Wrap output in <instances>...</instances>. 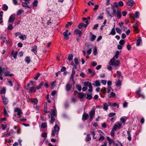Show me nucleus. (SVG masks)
Wrapping results in <instances>:
<instances>
[{
  "mask_svg": "<svg viewBox=\"0 0 146 146\" xmlns=\"http://www.w3.org/2000/svg\"><path fill=\"white\" fill-rule=\"evenodd\" d=\"M4 115L6 116H8L9 115L8 114V113L7 111L5 108H4Z\"/></svg>",
  "mask_w": 146,
  "mask_h": 146,
  "instance_id": "37998d69",
  "label": "nucleus"
},
{
  "mask_svg": "<svg viewBox=\"0 0 146 146\" xmlns=\"http://www.w3.org/2000/svg\"><path fill=\"white\" fill-rule=\"evenodd\" d=\"M2 100H3V102L4 105H7L8 102L9 101L7 98H6L5 96H2Z\"/></svg>",
  "mask_w": 146,
  "mask_h": 146,
  "instance_id": "9d476101",
  "label": "nucleus"
},
{
  "mask_svg": "<svg viewBox=\"0 0 146 146\" xmlns=\"http://www.w3.org/2000/svg\"><path fill=\"white\" fill-rule=\"evenodd\" d=\"M95 114V108H93L89 113V115L90 116V120L92 121Z\"/></svg>",
  "mask_w": 146,
  "mask_h": 146,
  "instance_id": "39448f33",
  "label": "nucleus"
},
{
  "mask_svg": "<svg viewBox=\"0 0 146 146\" xmlns=\"http://www.w3.org/2000/svg\"><path fill=\"white\" fill-rule=\"evenodd\" d=\"M92 93H91L90 94L87 93V96L86 97V98L88 100H90L92 98Z\"/></svg>",
  "mask_w": 146,
  "mask_h": 146,
  "instance_id": "a878e982",
  "label": "nucleus"
},
{
  "mask_svg": "<svg viewBox=\"0 0 146 146\" xmlns=\"http://www.w3.org/2000/svg\"><path fill=\"white\" fill-rule=\"evenodd\" d=\"M38 1L36 0H35L33 3V4L34 6L36 7L37 5Z\"/></svg>",
  "mask_w": 146,
  "mask_h": 146,
  "instance_id": "5fc2aeb1",
  "label": "nucleus"
},
{
  "mask_svg": "<svg viewBox=\"0 0 146 146\" xmlns=\"http://www.w3.org/2000/svg\"><path fill=\"white\" fill-rule=\"evenodd\" d=\"M90 34L92 35L90 40L92 41H93L95 40L96 36L95 35L92 34V32H90Z\"/></svg>",
  "mask_w": 146,
  "mask_h": 146,
  "instance_id": "a211bd4d",
  "label": "nucleus"
},
{
  "mask_svg": "<svg viewBox=\"0 0 146 146\" xmlns=\"http://www.w3.org/2000/svg\"><path fill=\"white\" fill-rule=\"evenodd\" d=\"M134 3V1L133 0H128L127 2V5L129 6H132Z\"/></svg>",
  "mask_w": 146,
  "mask_h": 146,
  "instance_id": "f3484780",
  "label": "nucleus"
},
{
  "mask_svg": "<svg viewBox=\"0 0 146 146\" xmlns=\"http://www.w3.org/2000/svg\"><path fill=\"white\" fill-rule=\"evenodd\" d=\"M84 95L83 94L80 92L78 93V97L79 98L82 99L84 98Z\"/></svg>",
  "mask_w": 146,
  "mask_h": 146,
  "instance_id": "cd10ccee",
  "label": "nucleus"
},
{
  "mask_svg": "<svg viewBox=\"0 0 146 146\" xmlns=\"http://www.w3.org/2000/svg\"><path fill=\"white\" fill-rule=\"evenodd\" d=\"M108 105L107 104L105 103L103 105V109L105 110H107L108 109Z\"/></svg>",
  "mask_w": 146,
  "mask_h": 146,
  "instance_id": "c756f323",
  "label": "nucleus"
},
{
  "mask_svg": "<svg viewBox=\"0 0 146 146\" xmlns=\"http://www.w3.org/2000/svg\"><path fill=\"white\" fill-rule=\"evenodd\" d=\"M116 113H110L109 115V117H111L113 116H114L115 115Z\"/></svg>",
  "mask_w": 146,
  "mask_h": 146,
  "instance_id": "13d9d810",
  "label": "nucleus"
},
{
  "mask_svg": "<svg viewBox=\"0 0 146 146\" xmlns=\"http://www.w3.org/2000/svg\"><path fill=\"white\" fill-rule=\"evenodd\" d=\"M36 91L35 88L33 87H31L29 90V92H35Z\"/></svg>",
  "mask_w": 146,
  "mask_h": 146,
  "instance_id": "7c9ffc66",
  "label": "nucleus"
},
{
  "mask_svg": "<svg viewBox=\"0 0 146 146\" xmlns=\"http://www.w3.org/2000/svg\"><path fill=\"white\" fill-rule=\"evenodd\" d=\"M29 3H26V2L25 1L24 2H22V5L23 7L29 8V7L28 5L27 4Z\"/></svg>",
  "mask_w": 146,
  "mask_h": 146,
  "instance_id": "bb28decb",
  "label": "nucleus"
},
{
  "mask_svg": "<svg viewBox=\"0 0 146 146\" xmlns=\"http://www.w3.org/2000/svg\"><path fill=\"white\" fill-rule=\"evenodd\" d=\"M103 18V16L102 15H100L97 18V19H102Z\"/></svg>",
  "mask_w": 146,
  "mask_h": 146,
  "instance_id": "338daca9",
  "label": "nucleus"
},
{
  "mask_svg": "<svg viewBox=\"0 0 146 146\" xmlns=\"http://www.w3.org/2000/svg\"><path fill=\"white\" fill-rule=\"evenodd\" d=\"M119 51H117L116 52V54L115 55V56L113 58H117L118 57V55H119Z\"/></svg>",
  "mask_w": 146,
  "mask_h": 146,
  "instance_id": "473e14b6",
  "label": "nucleus"
},
{
  "mask_svg": "<svg viewBox=\"0 0 146 146\" xmlns=\"http://www.w3.org/2000/svg\"><path fill=\"white\" fill-rule=\"evenodd\" d=\"M54 129L52 130V131L51 135L53 136H54L56 134L57 135L58 134V132L60 129L59 127L57 124H55L54 127Z\"/></svg>",
  "mask_w": 146,
  "mask_h": 146,
  "instance_id": "20e7f679",
  "label": "nucleus"
},
{
  "mask_svg": "<svg viewBox=\"0 0 146 146\" xmlns=\"http://www.w3.org/2000/svg\"><path fill=\"white\" fill-rule=\"evenodd\" d=\"M72 25V23L71 22H68L66 25L65 27L66 28H67L69 27V25Z\"/></svg>",
  "mask_w": 146,
  "mask_h": 146,
  "instance_id": "de8ad7c7",
  "label": "nucleus"
},
{
  "mask_svg": "<svg viewBox=\"0 0 146 146\" xmlns=\"http://www.w3.org/2000/svg\"><path fill=\"white\" fill-rule=\"evenodd\" d=\"M120 121L122 122V123H124L125 122V119L123 117H122L120 119Z\"/></svg>",
  "mask_w": 146,
  "mask_h": 146,
  "instance_id": "0e129e2a",
  "label": "nucleus"
},
{
  "mask_svg": "<svg viewBox=\"0 0 146 146\" xmlns=\"http://www.w3.org/2000/svg\"><path fill=\"white\" fill-rule=\"evenodd\" d=\"M1 94H5V89L4 88H3L1 91Z\"/></svg>",
  "mask_w": 146,
  "mask_h": 146,
  "instance_id": "8fccbe9b",
  "label": "nucleus"
},
{
  "mask_svg": "<svg viewBox=\"0 0 146 146\" xmlns=\"http://www.w3.org/2000/svg\"><path fill=\"white\" fill-rule=\"evenodd\" d=\"M55 118L54 117L51 116V120L50 121V123L53 124V122L55 121Z\"/></svg>",
  "mask_w": 146,
  "mask_h": 146,
  "instance_id": "c9c22d12",
  "label": "nucleus"
},
{
  "mask_svg": "<svg viewBox=\"0 0 146 146\" xmlns=\"http://www.w3.org/2000/svg\"><path fill=\"white\" fill-rule=\"evenodd\" d=\"M117 73L118 77L119 78L121 76V73L120 72L117 71Z\"/></svg>",
  "mask_w": 146,
  "mask_h": 146,
  "instance_id": "052dcab7",
  "label": "nucleus"
},
{
  "mask_svg": "<svg viewBox=\"0 0 146 146\" xmlns=\"http://www.w3.org/2000/svg\"><path fill=\"white\" fill-rule=\"evenodd\" d=\"M84 24L83 23H80L78 26V28L79 29H82V28L84 26Z\"/></svg>",
  "mask_w": 146,
  "mask_h": 146,
  "instance_id": "49530a36",
  "label": "nucleus"
},
{
  "mask_svg": "<svg viewBox=\"0 0 146 146\" xmlns=\"http://www.w3.org/2000/svg\"><path fill=\"white\" fill-rule=\"evenodd\" d=\"M121 84V82L120 80H119L118 81L116 84V86H120Z\"/></svg>",
  "mask_w": 146,
  "mask_h": 146,
  "instance_id": "603ef678",
  "label": "nucleus"
},
{
  "mask_svg": "<svg viewBox=\"0 0 146 146\" xmlns=\"http://www.w3.org/2000/svg\"><path fill=\"white\" fill-rule=\"evenodd\" d=\"M122 125L121 123L118 122L117 124H115L113 127V129L115 130L117 129H120L121 128Z\"/></svg>",
  "mask_w": 146,
  "mask_h": 146,
  "instance_id": "6e6552de",
  "label": "nucleus"
},
{
  "mask_svg": "<svg viewBox=\"0 0 146 146\" xmlns=\"http://www.w3.org/2000/svg\"><path fill=\"white\" fill-rule=\"evenodd\" d=\"M75 74V69L74 68H73L72 69V74L70 76V79H72V80H74V76Z\"/></svg>",
  "mask_w": 146,
  "mask_h": 146,
  "instance_id": "dca6fc26",
  "label": "nucleus"
},
{
  "mask_svg": "<svg viewBox=\"0 0 146 146\" xmlns=\"http://www.w3.org/2000/svg\"><path fill=\"white\" fill-rule=\"evenodd\" d=\"M40 76V74L39 73H37L36 76L34 77V79L35 80H37L38 78Z\"/></svg>",
  "mask_w": 146,
  "mask_h": 146,
  "instance_id": "09e8293b",
  "label": "nucleus"
},
{
  "mask_svg": "<svg viewBox=\"0 0 146 146\" xmlns=\"http://www.w3.org/2000/svg\"><path fill=\"white\" fill-rule=\"evenodd\" d=\"M73 55L72 54L69 55L68 57V59L69 60H71L72 59Z\"/></svg>",
  "mask_w": 146,
  "mask_h": 146,
  "instance_id": "79ce46f5",
  "label": "nucleus"
},
{
  "mask_svg": "<svg viewBox=\"0 0 146 146\" xmlns=\"http://www.w3.org/2000/svg\"><path fill=\"white\" fill-rule=\"evenodd\" d=\"M124 43V41L123 40H121L119 42V44L121 45H123Z\"/></svg>",
  "mask_w": 146,
  "mask_h": 146,
  "instance_id": "774afa93",
  "label": "nucleus"
},
{
  "mask_svg": "<svg viewBox=\"0 0 146 146\" xmlns=\"http://www.w3.org/2000/svg\"><path fill=\"white\" fill-rule=\"evenodd\" d=\"M3 73H4V76H14L12 74H9V71L7 70V68H2L0 66V79L1 80H3V79L2 76Z\"/></svg>",
  "mask_w": 146,
  "mask_h": 146,
  "instance_id": "f03ea898",
  "label": "nucleus"
},
{
  "mask_svg": "<svg viewBox=\"0 0 146 146\" xmlns=\"http://www.w3.org/2000/svg\"><path fill=\"white\" fill-rule=\"evenodd\" d=\"M93 85L95 86L98 87L100 86V83L99 80H97L95 82H94V83H93Z\"/></svg>",
  "mask_w": 146,
  "mask_h": 146,
  "instance_id": "2eb2a0df",
  "label": "nucleus"
},
{
  "mask_svg": "<svg viewBox=\"0 0 146 146\" xmlns=\"http://www.w3.org/2000/svg\"><path fill=\"white\" fill-rule=\"evenodd\" d=\"M8 7L6 4H4L3 7V10L4 11H6L7 10Z\"/></svg>",
  "mask_w": 146,
  "mask_h": 146,
  "instance_id": "c03bdc74",
  "label": "nucleus"
},
{
  "mask_svg": "<svg viewBox=\"0 0 146 146\" xmlns=\"http://www.w3.org/2000/svg\"><path fill=\"white\" fill-rule=\"evenodd\" d=\"M141 41L142 39L141 37H139L137 41L136 45L138 46H139L140 45Z\"/></svg>",
  "mask_w": 146,
  "mask_h": 146,
  "instance_id": "4be33fe9",
  "label": "nucleus"
},
{
  "mask_svg": "<svg viewBox=\"0 0 146 146\" xmlns=\"http://www.w3.org/2000/svg\"><path fill=\"white\" fill-rule=\"evenodd\" d=\"M23 11V10L21 9L19 10L17 13V15H20Z\"/></svg>",
  "mask_w": 146,
  "mask_h": 146,
  "instance_id": "4c0bfd02",
  "label": "nucleus"
},
{
  "mask_svg": "<svg viewBox=\"0 0 146 146\" xmlns=\"http://www.w3.org/2000/svg\"><path fill=\"white\" fill-rule=\"evenodd\" d=\"M25 61L28 64H29L31 62L30 57H29L27 56L25 59Z\"/></svg>",
  "mask_w": 146,
  "mask_h": 146,
  "instance_id": "b1692460",
  "label": "nucleus"
},
{
  "mask_svg": "<svg viewBox=\"0 0 146 146\" xmlns=\"http://www.w3.org/2000/svg\"><path fill=\"white\" fill-rule=\"evenodd\" d=\"M92 48H90L89 49L87 50V53L88 55H90L92 52Z\"/></svg>",
  "mask_w": 146,
  "mask_h": 146,
  "instance_id": "58836bf2",
  "label": "nucleus"
},
{
  "mask_svg": "<svg viewBox=\"0 0 146 146\" xmlns=\"http://www.w3.org/2000/svg\"><path fill=\"white\" fill-rule=\"evenodd\" d=\"M44 83L42 82L40 83L37 86L36 88L38 90L41 88V87L43 85Z\"/></svg>",
  "mask_w": 146,
  "mask_h": 146,
  "instance_id": "2f4dec72",
  "label": "nucleus"
},
{
  "mask_svg": "<svg viewBox=\"0 0 146 146\" xmlns=\"http://www.w3.org/2000/svg\"><path fill=\"white\" fill-rule=\"evenodd\" d=\"M31 101L33 104H34V108H36L37 109V107L36 104L38 103V100L36 98H33L31 99Z\"/></svg>",
  "mask_w": 146,
  "mask_h": 146,
  "instance_id": "1a4fd4ad",
  "label": "nucleus"
},
{
  "mask_svg": "<svg viewBox=\"0 0 146 146\" xmlns=\"http://www.w3.org/2000/svg\"><path fill=\"white\" fill-rule=\"evenodd\" d=\"M127 134L128 137H127V139L129 141H131V140L132 138L131 136V134L130 133V132L129 131H127Z\"/></svg>",
  "mask_w": 146,
  "mask_h": 146,
  "instance_id": "aec40b11",
  "label": "nucleus"
},
{
  "mask_svg": "<svg viewBox=\"0 0 146 146\" xmlns=\"http://www.w3.org/2000/svg\"><path fill=\"white\" fill-rule=\"evenodd\" d=\"M72 85L69 83H68L66 86V89L67 91H68L71 90Z\"/></svg>",
  "mask_w": 146,
  "mask_h": 146,
  "instance_id": "f8f14e48",
  "label": "nucleus"
},
{
  "mask_svg": "<svg viewBox=\"0 0 146 146\" xmlns=\"http://www.w3.org/2000/svg\"><path fill=\"white\" fill-rule=\"evenodd\" d=\"M44 111L46 113H47L48 112L50 113V111H48V112H47V106H46V105H44Z\"/></svg>",
  "mask_w": 146,
  "mask_h": 146,
  "instance_id": "4d7b16f0",
  "label": "nucleus"
},
{
  "mask_svg": "<svg viewBox=\"0 0 146 146\" xmlns=\"http://www.w3.org/2000/svg\"><path fill=\"white\" fill-rule=\"evenodd\" d=\"M6 38L5 37L1 36L0 38V39L3 42H5V40Z\"/></svg>",
  "mask_w": 146,
  "mask_h": 146,
  "instance_id": "bf43d9fd",
  "label": "nucleus"
},
{
  "mask_svg": "<svg viewBox=\"0 0 146 146\" xmlns=\"http://www.w3.org/2000/svg\"><path fill=\"white\" fill-rule=\"evenodd\" d=\"M19 38L21 39L22 40H24L27 38V36L25 35H21Z\"/></svg>",
  "mask_w": 146,
  "mask_h": 146,
  "instance_id": "6ab92c4d",
  "label": "nucleus"
},
{
  "mask_svg": "<svg viewBox=\"0 0 146 146\" xmlns=\"http://www.w3.org/2000/svg\"><path fill=\"white\" fill-rule=\"evenodd\" d=\"M76 87L79 91H81L82 87L81 86L78 84H77L76 85Z\"/></svg>",
  "mask_w": 146,
  "mask_h": 146,
  "instance_id": "ea45409f",
  "label": "nucleus"
},
{
  "mask_svg": "<svg viewBox=\"0 0 146 146\" xmlns=\"http://www.w3.org/2000/svg\"><path fill=\"white\" fill-rule=\"evenodd\" d=\"M19 85L17 83L15 85V87H16V90L17 91L19 90Z\"/></svg>",
  "mask_w": 146,
  "mask_h": 146,
  "instance_id": "69168bd1",
  "label": "nucleus"
},
{
  "mask_svg": "<svg viewBox=\"0 0 146 146\" xmlns=\"http://www.w3.org/2000/svg\"><path fill=\"white\" fill-rule=\"evenodd\" d=\"M47 127V123H43L41 125V127L43 129H44Z\"/></svg>",
  "mask_w": 146,
  "mask_h": 146,
  "instance_id": "72a5a7b5",
  "label": "nucleus"
},
{
  "mask_svg": "<svg viewBox=\"0 0 146 146\" xmlns=\"http://www.w3.org/2000/svg\"><path fill=\"white\" fill-rule=\"evenodd\" d=\"M106 88H104V89H102L101 91L102 92L103 94H106Z\"/></svg>",
  "mask_w": 146,
  "mask_h": 146,
  "instance_id": "a19ab883",
  "label": "nucleus"
},
{
  "mask_svg": "<svg viewBox=\"0 0 146 146\" xmlns=\"http://www.w3.org/2000/svg\"><path fill=\"white\" fill-rule=\"evenodd\" d=\"M118 5L116 2L114 3V5L112 6L111 7L108 8L106 9V11L107 12L108 15L111 17H113L116 12V10L115 9V7L118 8Z\"/></svg>",
  "mask_w": 146,
  "mask_h": 146,
  "instance_id": "f257e3e1",
  "label": "nucleus"
},
{
  "mask_svg": "<svg viewBox=\"0 0 146 146\" xmlns=\"http://www.w3.org/2000/svg\"><path fill=\"white\" fill-rule=\"evenodd\" d=\"M89 117V115L86 113H84L82 115V119L83 121L86 120Z\"/></svg>",
  "mask_w": 146,
  "mask_h": 146,
  "instance_id": "9b49d317",
  "label": "nucleus"
},
{
  "mask_svg": "<svg viewBox=\"0 0 146 146\" xmlns=\"http://www.w3.org/2000/svg\"><path fill=\"white\" fill-rule=\"evenodd\" d=\"M13 28V27L12 26L11 24H10L8 26L7 30H10L12 29Z\"/></svg>",
  "mask_w": 146,
  "mask_h": 146,
  "instance_id": "e433bc0d",
  "label": "nucleus"
},
{
  "mask_svg": "<svg viewBox=\"0 0 146 146\" xmlns=\"http://www.w3.org/2000/svg\"><path fill=\"white\" fill-rule=\"evenodd\" d=\"M116 14L117 17L119 19H120L121 17V12L118 10L116 12Z\"/></svg>",
  "mask_w": 146,
  "mask_h": 146,
  "instance_id": "412c9836",
  "label": "nucleus"
},
{
  "mask_svg": "<svg viewBox=\"0 0 146 146\" xmlns=\"http://www.w3.org/2000/svg\"><path fill=\"white\" fill-rule=\"evenodd\" d=\"M74 33L76 35H81L82 33V32L78 29H76L74 30Z\"/></svg>",
  "mask_w": 146,
  "mask_h": 146,
  "instance_id": "393cba45",
  "label": "nucleus"
},
{
  "mask_svg": "<svg viewBox=\"0 0 146 146\" xmlns=\"http://www.w3.org/2000/svg\"><path fill=\"white\" fill-rule=\"evenodd\" d=\"M15 111L17 113V115L19 116V117L20 118L21 116V114H23L21 110L18 108H17L15 109Z\"/></svg>",
  "mask_w": 146,
  "mask_h": 146,
  "instance_id": "423d86ee",
  "label": "nucleus"
},
{
  "mask_svg": "<svg viewBox=\"0 0 146 146\" xmlns=\"http://www.w3.org/2000/svg\"><path fill=\"white\" fill-rule=\"evenodd\" d=\"M31 50L34 52L35 54L37 53V46L36 45H34L32 48Z\"/></svg>",
  "mask_w": 146,
  "mask_h": 146,
  "instance_id": "4468645a",
  "label": "nucleus"
},
{
  "mask_svg": "<svg viewBox=\"0 0 146 146\" xmlns=\"http://www.w3.org/2000/svg\"><path fill=\"white\" fill-rule=\"evenodd\" d=\"M51 114L52 115H53L54 116H56V111L55 110H51Z\"/></svg>",
  "mask_w": 146,
  "mask_h": 146,
  "instance_id": "f704fd0d",
  "label": "nucleus"
},
{
  "mask_svg": "<svg viewBox=\"0 0 146 146\" xmlns=\"http://www.w3.org/2000/svg\"><path fill=\"white\" fill-rule=\"evenodd\" d=\"M16 19L15 15V14H12L9 17V20L8 23H10L14 21Z\"/></svg>",
  "mask_w": 146,
  "mask_h": 146,
  "instance_id": "0eeeda50",
  "label": "nucleus"
},
{
  "mask_svg": "<svg viewBox=\"0 0 146 146\" xmlns=\"http://www.w3.org/2000/svg\"><path fill=\"white\" fill-rule=\"evenodd\" d=\"M74 62L76 65H78L79 64L78 60V58H75Z\"/></svg>",
  "mask_w": 146,
  "mask_h": 146,
  "instance_id": "680f3d73",
  "label": "nucleus"
},
{
  "mask_svg": "<svg viewBox=\"0 0 146 146\" xmlns=\"http://www.w3.org/2000/svg\"><path fill=\"white\" fill-rule=\"evenodd\" d=\"M115 130H114L113 129V128L111 130V136H113L114 135V133L115 132L114 131H115Z\"/></svg>",
  "mask_w": 146,
  "mask_h": 146,
  "instance_id": "864d4df0",
  "label": "nucleus"
},
{
  "mask_svg": "<svg viewBox=\"0 0 146 146\" xmlns=\"http://www.w3.org/2000/svg\"><path fill=\"white\" fill-rule=\"evenodd\" d=\"M116 30L117 33H118L119 34H121V29L119 28H116Z\"/></svg>",
  "mask_w": 146,
  "mask_h": 146,
  "instance_id": "a18cd8bd",
  "label": "nucleus"
},
{
  "mask_svg": "<svg viewBox=\"0 0 146 146\" xmlns=\"http://www.w3.org/2000/svg\"><path fill=\"white\" fill-rule=\"evenodd\" d=\"M118 4L119 5L120 7H122L123 5V2L121 1H120L119 2Z\"/></svg>",
  "mask_w": 146,
  "mask_h": 146,
  "instance_id": "e2e57ef3",
  "label": "nucleus"
},
{
  "mask_svg": "<svg viewBox=\"0 0 146 146\" xmlns=\"http://www.w3.org/2000/svg\"><path fill=\"white\" fill-rule=\"evenodd\" d=\"M85 140L86 141H90L91 140V138L90 137V135L88 134L87 135V136L85 138Z\"/></svg>",
  "mask_w": 146,
  "mask_h": 146,
  "instance_id": "5701e85b",
  "label": "nucleus"
},
{
  "mask_svg": "<svg viewBox=\"0 0 146 146\" xmlns=\"http://www.w3.org/2000/svg\"><path fill=\"white\" fill-rule=\"evenodd\" d=\"M120 63L118 60H115V59L113 58L110 61L109 64V65L113 66L115 67L119 65Z\"/></svg>",
  "mask_w": 146,
  "mask_h": 146,
  "instance_id": "7ed1b4c3",
  "label": "nucleus"
},
{
  "mask_svg": "<svg viewBox=\"0 0 146 146\" xmlns=\"http://www.w3.org/2000/svg\"><path fill=\"white\" fill-rule=\"evenodd\" d=\"M42 137H44L46 138L47 137V134L46 133H43L41 135Z\"/></svg>",
  "mask_w": 146,
  "mask_h": 146,
  "instance_id": "3c124183",
  "label": "nucleus"
},
{
  "mask_svg": "<svg viewBox=\"0 0 146 146\" xmlns=\"http://www.w3.org/2000/svg\"><path fill=\"white\" fill-rule=\"evenodd\" d=\"M63 34L64 39L66 40H68L69 38V35H68V30H67L64 32Z\"/></svg>",
  "mask_w": 146,
  "mask_h": 146,
  "instance_id": "ddd939ff",
  "label": "nucleus"
},
{
  "mask_svg": "<svg viewBox=\"0 0 146 146\" xmlns=\"http://www.w3.org/2000/svg\"><path fill=\"white\" fill-rule=\"evenodd\" d=\"M91 82H89L88 81H87V82H85L84 83V85L85 86H88L89 85H90V83Z\"/></svg>",
  "mask_w": 146,
  "mask_h": 146,
  "instance_id": "6e6d98bb",
  "label": "nucleus"
},
{
  "mask_svg": "<svg viewBox=\"0 0 146 146\" xmlns=\"http://www.w3.org/2000/svg\"><path fill=\"white\" fill-rule=\"evenodd\" d=\"M116 33V32L115 31V30L114 27H113L111 30V31L110 34H111L112 35H114Z\"/></svg>",
  "mask_w": 146,
  "mask_h": 146,
  "instance_id": "c85d7f7f",
  "label": "nucleus"
}]
</instances>
